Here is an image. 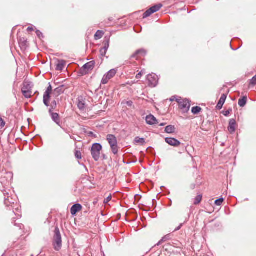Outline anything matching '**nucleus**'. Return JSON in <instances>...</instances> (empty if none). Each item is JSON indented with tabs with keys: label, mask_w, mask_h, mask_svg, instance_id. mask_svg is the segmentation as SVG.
Returning a JSON list of instances; mask_svg holds the SVG:
<instances>
[{
	"label": "nucleus",
	"mask_w": 256,
	"mask_h": 256,
	"mask_svg": "<svg viewBox=\"0 0 256 256\" xmlns=\"http://www.w3.org/2000/svg\"><path fill=\"white\" fill-rule=\"evenodd\" d=\"M2 191L4 196V204L10 210H12L17 218H20V206L18 203V198L14 191L10 189H2Z\"/></svg>",
	"instance_id": "obj_1"
},
{
	"label": "nucleus",
	"mask_w": 256,
	"mask_h": 256,
	"mask_svg": "<svg viewBox=\"0 0 256 256\" xmlns=\"http://www.w3.org/2000/svg\"><path fill=\"white\" fill-rule=\"evenodd\" d=\"M13 178V174L7 172L6 170L0 171V182L4 186L3 189L8 190L11 184Z\"/></svg>",
	"instance_id": "obj_2"
},
{
	"label": "nucleus",
	"mask_w": 256,
	"mask_h": 256,
	"mask_svg": "<svg viewBox=\"0 0 256 256\" xmlns=\"http://www.w3.org/2000/svg\"><path fill=\"white\" fill-rule=\"evenodd\" d=\"M53 246L54 249L56 251H59L62 248V236L58 228H56L54 230V237Z\"/></svg>",
	"instance_id": "obj_3"
},
{
	"label": "nucleus",
	"mask_w": 256,
	"mask_h": 256,
	"mask_svg": "<svg viewBox=\"0 0 256 256\" xmlns=\"http://www.w3.org/2000/svg\"><path fill=\"white\" fill-rule=\"evenodd\" d=\"M106 140L110 146L112 153L114 154H116L118 153V146L116 137L113 134H108Z\"/></svg>",
	"instance_id": "obj_4"
},
{
	"label": "nucleus",
	"mask_w": 256,
	"mask_h": 256,
	"mask_svg": "<svg viewBox=\"0 0 256 256\" xmlns=\"http://www.w3.org/2000/svg\"><path fill=\"white\" fill-rule=\"evenodd\" d=\"M102 150V146L98 143H95L92 144L91 148V154L95 161L100 159V152Z\"/></svg>",
	"instance_id": "obj_5"
},
{
	"label": "nucleus",
	"mask_w": 256,
	"mask_h": 256,
	"mask_svg": "<svg viewBox=\"0 0 256 256\" xmlns=\"http://www.w3.org/2000/svg\"><path fill=\"white\" fill-rule=\"evenodd\" d=\"M176 102L178 104L180 108L183 112H186L189 110L190 104L188 100H182V98H176Z\"/></svg>",
	"instance_id": "obj_6"
},
{
	"label": "nucleus",
	"mask_w": 256,
	"mask_h": 256,
	"mask_svg": "<svg viewBox=\"0 0 256 256\" xmlns=\"http://www.w3.org/2000/svg\"><path fill=\"white\" fill-rule=\"evenodd\" d=\"M116 72L117 70L116 69H112L109 70L104 76L101 81V84H108V81L115 76Z\"/></svg>",
	"instance_id": "obj_7"
},
{
	"label": "nucleus",
	"mask_w": 256,
	"mask_h": 256,
	"mask_svg": "<svg viewBox=\"0 0 256 256\" xmlns=\"http://www.w3.org/2000/svg\"><path fill=\"white\" fill-rule=\"evenodd\" d=\"M95 62L92 60L90 61L85 64L80 70V73L82 75H86L88 73V72L92 70L95 65Z\"/></svg>",
	"instance_id": "obj_8"
},
{
	"label": "nucleus",
	"mask_w": 256,
	"mask_h": 256,
	"mask_svg": "<svg viewBox=\"0 0 256 256\" xmlns=\"http://www.w3.org/2000/svg\"><path fill=\"white\" fill-rule=\"evenodd\" d=\"M162 6L160 4L154 5L146 10L143 14V18H146L150 16L152 14L158 11Z\"/></svg>",
	"instance_id": "obj_9"
},
{
	"label": "nucleus",
	"mask_w": 256,
	"mask_h": 256,
	"mask_svg": "<svg viewBox=\"0 0 256 256\" xmlns=\"http://www.w3.org/2000/svg\"><path fill=\"white\" fill-rule=\"evenodd\" d=\"M147 80L148 82V86L154 88L158 84V76L154 74H150L147 76Z\"/></svg>",
	"instance_id": "obj_10"
},
{
	"label": "nucleus",
	"mask_w": 256,
	"mask_h": 256,
	"mask_svg": "<svg viewBox=\"0 0 256 256\" xmlns=\"http://www.w3.org/2000/svg\"><path fill=\"white\" fill-rule=\"evenodd\" d=\"M52 92V86L49 84V86L48 87L46 91L44 94L43 102L46 106H49V100L50 99V94Z\"/></svg>",
	"instance_id": "obj_11"
},
{
	"label": "nucleus",
	"mask_w": 256,
	"mask_h": 256,
	"mask_svg": "<svg viewBox=\"0 0 256 256\" xmlns=\"http://www.w3.org/2000/svg\"><path fill=\"white\" fill-rule=\"evenodd\" d=\"M165 141L170 146L176 147L179 146L180 144V142L179 140L172 138H165Z\"/></svg>",
	"instance_id": "obj_12"
},
{
	"label": "nucleus",
	"mask_w": 256,
	"mask_h": 256,
	"mask_svg": "<svg viewBox=\"0 0 256 256\" xmlns=\"http://www.w3.org/2000/svg\"><path fill=\"white\" fill-rule=\"evenodd\" d=\"M146 54V51L144 49H140L136 50L134 54L130 56V60H132L133 59L138 60V57L140 56H144Z\"/></svg>",
	"instance_id": "obj_13"
},
{
	"label": "nucleus",
	"mask_w": 256,
	"mask_h": 256,
	"mask_svg": "<svg viewBox=\"0 0 256 256\" xmlns=\"http://www.w3.org/2000/svg\"><path fill=\"white\" fill-rule=\"evenodd\" d=\"M51 116L52 120L56 122L58 126H61V121L60 117V115L58 114L56 112H52L51 113H49Z\"/></svg>",
	"instance_id": "obj_14"
},
{
	"label": "nucleus",
	"mask_w": 256,
	"mask_h": 256,
	"mask_svg": "<svg viewBox=\"0 0 256 256\" xmlns=\"http://www.w3.org/2000/svg\"><path fill=\"white\" fill-rule=\"evenodd\" d=\"M227 98V94H224L222 95L220 99L219 100L218 103L216 106V108L218 110H220L222 108Z\"/></svg>",
	"instance_id": "obj_15"
},
{
	"label": "nucleus",
	"mask_w": 256,
	"mask_h": 256,
	"mask_svg": "<svg viewBox=\"0 0 256 256\" xmlns=\"http://www.w3.org/2000/svg\"><path fill=\"white\" fill-rule=\"evenodd\" d=\"M146 120L147 124L149 125H154L158 124L156 118L151 114L146 116Z\"/></svg>",
	"instance_id": "obj_16"
},
{
	"label": "nucleus",
	"mask_w": 256,
	"mask_h": 256,
	"mask_svg": "<svg viewBox=\"0 0 256 256\" xmlns=\"http://www.w3.org/2000/svg\"><path fill=\"white\" fill-rule=\"evenodd\" d=\"M82 209V206L79 204H74L70 208V213L72 215L74 216L77 212L80 211Z\"/></svg>",
	"instance_id": "obj_17"
},
{
	"label": "nucleus",
	"mask_w": 256,
	"mask_h": 256,
	"mask_svg": "<svg viewBox=\"0 0 256 256\" xmlns=\"http://www.w3.org/2000/svg\"><path fill=\"white\" fill-rule=\"evenodd\" d=\"M236 122L234 119L230 120L229 122V125L228 126V130L230 134H233L236 131Z\"/></svg>",
	"instance_id": "obj_18"
},
{
	"label": "nucleus",
	"mask_w": 256,
	"mask_h": 256,
	"mask_svg": "<svg viewBox=\"0 0 256 256\" xmlns=\"http://www.w3.org/2000/svg\"><path fill=\"white\" fill-rule=\"evenodd\" d=\"M64 86L62 85V86H60L59 87L56 88V89H54V90L52 92V94L55 97H58L60 94L64 93Z\"/></svg>",
	"instance_id": "obj_19"
},
{
	"label": "nucleus",
	"mask_w": 256,
	"mask_h": 256,
	"mask_svg": "<svg viewBox=\"0 0 256 256\" xmlns=\"http://www.w3.org/2000/svg\"><path fill=\"white\" fill-rule=\"evenodd\" d=\"M65 66L66 62L64 60H58L56 65V70L62 71L64 69Z\"/></svg>",
	"instance_id": "obj_20"
},
{
	"label": "nucleus",
	"mask_w": 256,
	"mask_h": 256,
	"mask_svg": "<svg viewBox=\"0 0 256 256\" xmlns=\"http://www.w3.org/2000/svg\"><path fill=\"white\" fill-rule=\"evenodd\" d=\"M18 43L20 48L22 50H26L28 46V42L24 38H20L18 40Z\"/></svg>",
	"instance_id": "obj_21"
},
{
	"label": "nucleus",
	"mask_w": 256,
	"mask_h": 256,
	"mask_svg": "<svg viewBox=\"0 0 256 256\" xmlns=\"http://www.w3.org/2000/svg\"><path fill=\"white\" fill-rule=\"evenodd\" d=\"M176 128L174 126L169 125L166 127L165 132L168 134H173L176 132Z\"/></svg>",
	"instance_id": "obj_22"
},
{
	"label": "nucleus",
	"mask_w": 256,
	"mask_h": 256,
	"mask_svg": "<svg viewBox=\"0 0 256 256\" xmlns=\"http://www.w3.org/2000/svg\"><path fill=\"white\" fill-rule=\"evenodd\" d=\"M247 102V96H244L238 100V104L240 107H244L246 106Z\"/></svg>",
	"instance_id": "obj_23"
},
{
	"label": "nucleus",
	"mask_w": 256,
	"mask_h": 256,
	"mask_svg": "<svg viewBox=\"0 0 256 256\" xmlns=\"http://www.w3.org/2000/svg\"><path fill=\"white\" fill-rule=\"evenodd\" d=\"M134 141L135 143L139 144L141 146H143L145 144V140L144 138H141L138 136L136 137Z\"/></svg>",
	"instance_id": "obj_24"
},
{
	"label": "nucleus",
	"mask_w": 256,
	"mask_h": 256,
	"mask_svg": "<svg viewBox=\"0 0 256 256\" xmlns=\"http://www.w3.org/2000/svg\"><path fill=\"white\" fill-rule=\"evenodd\" d=\"M23 95L26 98H30L31 96V92L30 90H25V88H22Z\"/></svg>",
	"instance_id": "obj_25"
},
{
	"label": "nucleus",
	"mask_w": 256,
	"mask_h": 256,
	"mask_svg": "<svg viewBox=\"0 0 256 256\" xmlns=\"http://www.w3.org/2000/svg\"><path fill=\"white\" fill-rule=\"evenodd\" d=\"M49 106H50L48 112L49 113H51L54 110L57 106L56 102L55 100H53L51 104Z\"/></svg>",
	"instance_id": "obj_26"
},
{
	"label": "nucleus",
	"mask_w": 256,
	"mask_h": 256,
	"mask_svg": "<svg viewBox=\"0 0 256 256\" xmlns=\"http://www.w3.org/2000/svg\"><path fill=\"white\" fill-rule=\"evenodd\" d=\"M104 35V32L101 30H98L94 34V39L98 40L101 38Z\"/></svg>",
	"instance_id": "obj_27"
},
{
	"label": "nucleus",
	"mask_w": 256,
	"mask_h": 256,
	"mask_svg": "<svg viewBox=\"0 0 256 256\" xmlns=\"http://www.w3.org/2000/svg\"><path fill=\"white\" fill-rule=\"evenodd\" d=\"M103 44L104 45L102 48L108 50V48H109V44H110V38H105L104 40V41Z\"/></svg>",
	"instance_id": "obj_28"
},
{
	"label": "nucleus",
	"mask_w": 256,
	"mask_h": 256,
	"mask_svg": "<svg viewBox=\"0 0 256 256\" xmlns=\"http://www.w3.org/2000/svg\"><path fill=\"white\" fill-rule=\"evenodd\" d=\"M201 110H202L201 108L199 106H194L192 109V112L194 114H198L200 112Z\"/></svg>",
	"instance_id": "obj_29"
},
{
	"label": "nucleus",
	"mask_w": 256,
	"mask_h": 256,
	"mask_svg": "<svg viewBox=\"0 0 256 256\" xmlns=\"http://www.w3.org/2000/svg\"><path fill=\"white\" fill-rule=\"evenodd\" d=\"M202 195H198L195 198L194 202V204L196 205L198 204L202 200Z\"/></svg>",
	"instance_id": "obj_30"
},
{
	"label": "nucleus",
	"mask_w": 256,
	"mask_h": 256,
	"mask_svg": "<svg viewBox=\"0 0 256 256\" xmlns=\"http://www.w3.org/2000/svg\"><path fill=\"white\" fill-rule=\"evenodd\" d=\"M170 238V236L168 234L165 236L164 237L162 238V239L157 244L158 246H159L162 244V242H166Z\"/></svg>",
	"instance_id": "obj_31"
},
{
	"label": "nucleus",
	"mask_w": 256,
	"mask_h": 256,
	"mask_svg": "<svg viewBox=\"0 0 256 256\" xmlns=\"http://www.w3.org/2000/svg\"><path fill=\"white\" fill-rule=\"evenodd\" d=\"M224 201V198H220L214 202V204L218 206H220L222 204L223 202Z\"/></svg>",
	"instance_id": "obj_32"
},
{
	"label": "nucleus",
	"mask_w": 256,
	"mask_h": 256,
	"mask_svg": "<svg viewBox=\"0 0 256 256\" xmlns=\"http://www.w3.org/2000/svg\"><path fill=\"white\" fill-rule=\"evenodd\" d=\"M22 88H25V90H31V87L30 86V84L27 82H24V86Z\"/></svg>",
	"instance_id": "obj_33"
},
{
	"label": "nucleus",
	"mask_w": 256,
	"mask_h": 256,
	"mask_svg": "<svg viewBox=\"0 0 256 256\" xmlns=\"http://www.w3.org/2000/svg\"><path fill=\"white\" fill-rule=\"evenodd\" d=\"M250 84L254 86L256 85V75L254 76L250 80Z\"/></svg>",
	"instance_id": "obj_34"
},
{
	"label": "nucleus",
	"mask_w": 256,
	"mask_h": 256,
	"mask_svg": "<svg viewBox=\"0 0 256 256\" xmlns=\"http://www.w3.org/2000/svg\"><path fill=\"white\" fill-rule=\"evenodd\" d=\"M232 108H229L228 110H226V111H224L222 112V114H223L226 116H229V114H230V112H232Z\"/></svg>",
	"instance_id": "obj_35"
},
{
	"label": "nucleus",
	"mask_w": 256,
	"mask_h": 256,
	"mask_svg": "<svg viewBox=\"0 0 256 256\" xmlns=\"http://www.w3.org/2000/svg\"><path fill=\"white\" fill-rule=\"evenodd\" d=\"M78 106L79 109L82 110L84 108V104L83 102L80 101L78 104Z\"/></svg>",
	"instance_id": "obj_36"
},
{
	"label": "nucleus",
	"mask_w": 256,
	"mask_h": 256,
	"mask_svg": "<svg viewBox=\"0 0 256 256\" xmlns=\"http://www.w3.org/2000/svg\"><path fill=\"white\" fill-rule=\"evenodd\" d=\"M106 52H107V50L104 49L102 48L100 50V54L101 56H105Z\"/></svg>",
	"instance_id": "obj_37"
},
{
	"label": "nucleus",
	"mask_w": 256,
	"mask_h": 256,
	"mask_svg": "<svg viewBox=\"0 0 256 256\" xmlns=\"http://www.w3.org/2000/svg\"><path fill=\"white\" fill-rule=\"evenodd\" d=\"M75 156L78 159L82 158L81 152L78 151H76L75 153Z\"/></svg>",
	"instance_id": "obj_38"
},
{
	"label": "nucleus",
	"mask_w": 256,
	"mask_h": 256,
	"mask_svg": "<svg viewBox=\"0 0 256 256\" xmlns=\"http://www.w3.org/2000/svg\"><path fill=\"white\" fill-rule=\"evenodd\" d=\"M36 32L37 36L40 38H44L42 32H40V30H37Z\"/></svg>",
	"instance_id": "obj_39"
},
{
	"label": "nucleus",
	"mask_w": 256,
	"mask_h": 256,
	"mask_svg": "<svg viewBox=\"0 0 256 256\" xmlns=\"http://www.w3.org/2000/svg\"><path fill=\"white\" fill-rule=\"evenodd\" d=\"M5 125V122L2 118H0V128H3Z\"/></svg>",
	"instance_id": "obj_40"
},
{
	"label": "nucleus",
	"mask_w": 256,
	"mask_h": 256,
	"mask_svg": "<svg viewBox=\"0 0 256 256\" xmlns=\"http://www.w3.org/2000/svg\"><path fill=\"white\" fill-rule=\"evenodd\" d=\"M112 200V196H110L108 197H107L104 200V204H108L110 200Z\"/></svg>",
	"instance_id": "obj_41"
},
{
	"label": "nucleus",
	"mask_w": 256,
	"mask_h": 256,
	"mask_svg": "<svg viewBox=\"0 0 256 256\" xmlns=\"http://www.w3.org/2000/svg\"><path fill=\"white\" fill-rule=\"evenodd\" d=\"M14 224L15 226H18L20 230H22L24 226L23 224H22L17 223L16 222V221H14Z\"/></svg>",
	"instance_id": "obj_42"
},
{
	"label": "nucleus",
	"mask_w": 256,
	"mask_h": 256,
	"mask_svg": "<svg viewBox=\"0 0 256 256\" xmlns=\"http://www.w3.org/2000/svg\"><path fill=\"white\" fill-rule=\"evenodd\" d=\"M144 74V72L142 70L139 73H138L136 75V78L137 79H139L141 78L142 76Z\"/></svg>",
	"instance_id": "obj_43"
},
{
	"label": "nucleus",
	"mask_w": 256,
	"mask_h": 256,
	"mask_svg": "<svg viewBox=\"0 0 256 256\" xmlns=\"http://www.w3.org/2000/svg\"><path fill=\"white\" fill-rule=\"evenodd\" d=\"M180 97H178L177 96H173L170 98V101L173 102L174 100L176 101V98H180Z\"/></svg>",
	"instance_id": "obj_44"
},
{
	"label": "nucleus",
	"mask_w": 256,
	"mask_h": 256,
	"mask_svg": "<svg viewBox=\"0 0 256 256\" xmlns=\"http://www.w3.org/2000/svg\"><path fill=\"white\" fill-rule=\"evenodd\" d=\"M126 104L128 106H131L133 104V102L132 101H131V100H130V101L126 102Z\"/></svg>",
	"instance_id": "obj_45"
},
{
	"label": "nucleus",
	"mask_w": 256,
	"mask_h": 256,
	"mask_svg": "<svg viewBox=\"0 0 256 256\" xmlns=\"http://www.w3.org/2000/svg\"><path fill=\"white\" fill-rule=\"evenodd\" d=\"M182 224H180L178 227H177V228L175 229L174 231H178V230H180V229L181 228H182Z\"/></svg>",
	"instance_id": "obj_46"
},
{
	"label": "nucleus",
	"mask_w": 256,
	"mask_h": 256,
	"mask_svg": "<svg viewBox=\"0 0 256 256\" xmlns=\"http://www.w3.org/2000/svg\"><path fill=\"white\" fill-rule=\"evenodd\" d=\"M33 30V28H32V27H28V28H27V31L28 32H31Z\"/></svg>",
	"instance_id": "obj_47"
},
{
	"label": "nucleus",
	"mask_w": 256,
	"mask_h": 256,
	"mask_svg": "<svg viewBox=\"0 0 256 256\" xmlns=\"http://www.w3.org/2000/svg\"><path fill=\"white\" fill-rule=\"evenodd\" d=\"M88 134L89 136H93L94 135V132H89Z\"/></svg>",
	"instance_id": "obj_48"
},
{
	"label": "nucleus",
	"mask_w": 256,
	"mask_h": 256,
	"mask_svg": "<svg viewBox=\"0 0 256 256\" xmlns=\"http://www.w3.org/2000/svg\"><path fill=\"white\" fill-rule=\"evenodd\" d=\"M164 125H165V124H164V123H162V124H160V126H164Z\"/></svg>",
	"instance_id": "obj_49"
}]
</instances>
